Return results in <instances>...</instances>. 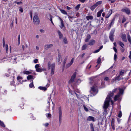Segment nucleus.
Segmentation results:
<instances>
[{"label": "nucleus", "mask_w": 131, "mask_h": 131, "mask_svg": "<svg viewBox=\"0 0 131 131\" xmlns=\"http://www.w3.org/2000/svg\"><path fill=\"white\" fill-rule=\"evenodd\" d=\"M117 90V89H115L111 93H110L109 95H108L106 98L104 102L103 106L104 111L106 113L107 112V109L109 105V102L111 100V97L113 95L114 93L116 92Z\"/></svg>", "instance_id": "obj_1"}, {"label": "nucleus", "mask_w": 131, "mask_h": 131, "mask_svg": "<svg viewBox=\"0 0 131 131\" xmlns=\"http://www.w3.org/2000/svg\"><path fill=\"white\" fill-rule=\"evenodd\" d=\"M55 65L54 63L51 64L50 62H49L48 63V69L51 70V75H53L54 74Z\"/></svg>", "instance_id": "obj_2"}, {"label": "nucleus", "mask_w": 131, "mask_h": 131, "mask_svg": "<svg viewBox=\"0 0 131 131\" xmlns=\"http://www.w3.org/2000/svg\"><path fill=\"white\" fill-rule=\"evenodd\" d=\"M34 23L36 25H39L40 23V20L38 16L35 15L33 17Z\"/></svg>", "instance_id": "obj_3"}, {"label": "nucleus", "mask_w": 131, "mask_h": 131, "mask_svg": "<svg viewBox=\"0 0 131 131\" xmlns=\"http://www.w3.org/2000/svg\"><path fill=\"white\" fill-rule=\"evenodd\" d=\"M98 91L97 88L95 86H93L91 88V92L93 94V95L96 94L97 93Z\"/></svg>", "instance_id": "obj_4"}, {"label": "nucleus", "mask_w": 131, "mask_h": 131, "mask_svg": "<svg viewBox=\"0 0 131 131\" xmlns=\"http://www.w3.org/2000/svg\"><path fill=\"white\" fill-rule=\"evenodd\" d=\"M121 11L126 13L127 15H129L130 14V10L127 7L123 8L121 10Z\"/></svg>", "instance_id": "obj_5"}, {"label": "nucleus", "mask_w": 131, "mask_h": 131, "mask_svg": "<svg viewBox=\"0 0 131 131\" xmlns=\"http://www.w3.org/2000/svg\"><path fill=\"white\" fill-rule=\"evenodd\" d=\"M61 54L59 52H58L57 58L58 63V64H60L61 62Z\"/></svg>", "instance_id": "obj_6"}, {"label": "nucleus", "mask_w": 131, "mask_h": 131, "mask_svg": "<svg viewBox=\"0 0 131 131\" xmlns=\"http://www.w3.org/2000/svg\"><path fill=\"white\" fill-rule=\"evenodd\" d=\"M76 75V72H74L72 75L71 79L69 81L70 83L74 81V80L75 78Z\"/></svg>", "instance_id": "obj_7"}, {"label": "nucleus", "mask_w": 131, "mask_h": 131, "mask_svg": "<svg viewBox=\"0 0 131 131\" xmlns=\"http://www.w3.org/2000/svg\"><path fill=\"white\" fill-rule=\"evenodd\" d=\"M53 46V45L52 44H46L44 46V49L45 50H48L49 48H52Z\"/></svg>", "instance_id": "obj_8"}, {"label": "nucleus", "mask_w": 131, "mask_h": 131, "mask_svg": "<svg viewBox=\"0 0 131 131\" xmlns=\"http://www.w3.org/2000/svg\"><path fill=\"white\" fill-rule=\"evenodd\" d=\"M114 31H111V32L109 36V38L112 41H114Z\"/></svg>", "instance_id": "obj_9"}, {"label": "nucleus", "mask_w": 131, "mask_h": 131, "mask_svg": "<svg viewBox=\"0 0 131 131\" xmlns=\"http://www.w3.org/2000/svg\"><path fill=\"white\" fill-rule=\"evenodd\" d=\"M121 37L123 41L125 42H127L126 36L125 34H122V35Z\"/></svg>", "instance_id": "obj_10"}, {"label": "nucleus", "mask_w": 131, "mask_h": 131, "mask_svg": "<svg viewBox=\"0 0 131 131\" xmlns=\"http://www.w3.org/2000/svg\"><path fill=\"white\" fill-rule=\"evenodd\" d=\"M59 19L61 22V25L60 26V27L62 28L64 27V25L63 23V21L62 19L59 17H58Z\"/></svg>", "instance_id": "obj_11"}, {"label": "nucleus", "mask_w": 131, "mask_h": 131, "mask_svg": "<svg viewBox=\"0 0 131 131\" xmlns=\"http://www.w3.org/2000/svg\"><path fill=\"white\" fill-rule=\"evenodd\" d=\"M59 121L60 122L61 119L62 117V112L61 111V108L60 107H59Z\"/></svg>", "instance_id": "obj_12"}, {"label": "nucleus", "mask_w": 131, "mask_h": 131, "mask_svg": "<svg viewBox=\"0 0 131 131\" xmlns=\"http://www.w3.org/2000/svg\"><path fill=\"white\" fill-rule=\"evenodd\" d=\"M95 42V41L94 39L91 40L88 45L90 46H92L94 45Z\"/></svg>", "instance_id": "obj_13"}, {"label": "nucleus", "mask_w": 131, "mask_h": 131, "mask_svg": "<svg viewBox=\"0 0 131 131\" xmlns=\"http://www.w3.org/2000/svg\"><path fill=\"white\" fill-rule=\"evenodd\" d=\"M87 119V121H92L93 122H94L95 121L94 118L91 116H89L88 117Z\"/></svg>", "instance_id": "obj_14"}, {"label": "nucleus", "mask_w": 131, "mask_h": 131, "mask_svg": "<svg viewBox=\"0 0 131 131\" xmlns=\"http://www.w3.org/2000/svg\"><path fill=\"white\" fill-rule=\"evenodd\" d=\"M47 18H48V19H50V21L51 22V23L53 24V25H54V24L53 23V22H52V16H51V15L50 14H49V15H48L47 16Z\"/></svg>", "instance_id": "obj_15"}, {"label": "nucleus", "mask_w": 131, "mask_h": 131, "mask_svg": "<svg viewBox=\"0 0 131 131\" xmlns=\"http://www.w3.org/2000/svg\"><path fill=\"white\" fill-rule=\"evenodd\" d=\"M103 10L102 9L100 10L98 12H97V17H100L101 16L102 13L103 11Z\"/></svg>", "instance_id": "obj_16"}, {"label": "nucleus", "mask_w": 131, "mask_h": 131, "mask_svg": "<svg viewBox=\"0 0 131 131\" xmlns=\"http://www.w3.org/2000/svg\"><path fill=\"white\" fill-rule=\"evenodd\" d=\"M57 32L58 34L59 38L60 39L62 38L63 37V35L61 32L59 30H58Z\"/></svg>", "instance_id": "obj_17"}, {"label": "nucleus", "mask_w": 131, "mask_h": 131, "mask_svg": "<svg viewBox=\"0 0 131 131\" xmlns=\"http://www.w3.org/2000/svg\"><path fill=\"white\" fill-rule=\"evenodd\" d=\"M91 38V36L90 35H88L86 38L85 40V41L86 42H88Z\"/></svg>", "instance_id": "obj_18"}, {"label": "nucleus", "mask_w": 131, "mask_h": 131, "mask_svg": "<svg viewBox=\"0 0 131 131\" xmlns=\"http://www.w3.org/2000/svg\"><path fill=\"white\" fill-rule=\"evenodd\" d=\"M86 18L88 20H92L93 19V17L91 15L87 16Z\"/></svg>", "instance_id": "obj_19"}, {"label": "nucleus", "mask_w": 131, "mask_h": 131, "mask_svg": "<svg viewBox=\"0 0 131 131\" xmlns=\"http://www.w3.org/2000/svg\"><path fill=\"white\" fill-rule=\"evenodd\" d=\"M120 96V95H119V94H118L117 95H116L114 97V100L117 101L118 100Z\"/></svg>", "instance_id": "obj_20"}, {"label": "nucleus", "mask_w": 131, "mask_h": 131, "mask_svg": "<svg viewBox=\"0 0 131 131\" xmlns=\"http://www.w3.org/2000/svg\"><path fill=\"white\" fill-rule=\"evenodd\" d=\"M68 58V56H67L66 57L64 60V61L63 63V66L64 67L65 66V64L67 62V60Z\"/></svg>", "instance_id": "obj_21"}, {"label": "nucleus", "mask_w": 131, "mask_h": 131, "mask_svg": "<svg viewBox=\"0 0 131 131\" xmlns=\"http://www.w3.org/2000/svg\"><path fill=\"white\" fill-rule=\"evenodd\" d=\"M97 6L95 4L91 7L90 9L92 11H93Z\"/></svg>", "instance_id": "obj_22"}, {"label": "nucleus", "mask_w": 131, "mask_h": 131, "mask_svg": "<svg viewBox=\"0 0 131 131\" xmlns=\"http://www.w3.org/2000/svg\"><path fill=\"white\" fill-rule=\"evenodd\" d=\"M127 39L130 44H131V37L130 36L129 33L127 34Z\"/></svg>", "instance_id": "obj_23"}, {"label": "nucleus", "mask_w": 131, "mask_h": 131, "mask_svg": "<svg viewBox=\"0 0 131 131\" xmlns=\"http://www.w3.org/2000/svg\"><path fill=\"white\" fill-rule=\"evenodd\" d=\"M88 45V44H85L83 45L82 47V50H84L86 48Z\"/></svg>", "instance_id": "obj_24"}, {"label": "nucleus", "mask_w": 131, "mask_h": 131, "mask_svg": "<svg viewBox=\"0 0 131 131\" xmlns=\"http://www.w3.org/2000/svg\"><path fill=\"white\" fill-rule=\"evenodd\" d=\"M118 43L123 48H124V45L123 42L121 41H119L118 42Z\"/></svg>", "instance_id": "obj_25"}, {"label": "nucleus", "mask_w": 131, "mask_h": 131, "mask_svg": "<svg viewBox=\"0 0 131 131\" xmlns=\"http://www.w3.org/2000/svg\"><path fill=\"white\" fill-rule=\"evenodd\" d=\"M44 70V69H41L39 68L36 69V71L39 72H42Z\"/></svg>", "instance_id": "obj_26"}, {"label": "nucleus", "mask_w": 131, "mask_h": 131, "mask_svg": "<svg viewBox=\"0 0 131 131\" xmlns=\"http://www.w3.org/2000/svg\"><path fill=\"white\" fill-rule=\"evenodd\" d=\"M120 76L118 75L117 77H116L115 80L114 79H113L112 80V81L114 82L115 80H119L121 79L120 78Z\"/></svg>", "instance_id": "obj_27"}, {"label": "nucleus", "mask_w": 131, "mask_h": 131, "mask_svg": "<svg viewBox=\"0 0 131 131\" xmlns=\"http://www.w3.org/2000/svg\"><path fill=\"white\" fill-rule=\"evenodd\" d=\"M38 88L41 90H43L44 91H46L47 90L46 88L45 87L39 86Z\"/></svg>", "instance_id": "obj_28"}, {"label": "nucleus", "mask_w": 131, "mask_h": 131, "mask_svg": "<svg viewBox=\"0 0 131 131\" xmlns=\"http://www.w3.org/2000/svg\"><path fill=\"white\" fill-rule=\"evenodd\" d=\"M60 11L63 14L67 15V12L64 10L63 9H60Z\"/></svg>", "instance_id": "obj_29"}, {"label": "nucleus", "mask_w": 131, "mask_h": 131, "mask_svg": "<svg viewBox=\"0 0 131 131\" xmlns=\"http://www.w3.org/2000/svg\"><path fill=\"white\" fill-rule=\"evenodd\" d=\"M23 73L24 74H29L31 73L30 72L28 71H24L23 72Z\"/></svg>", "instance_id": "obj_30"}, {"label": "nucleus", "mask_w": 131, "mask_h": 131, "mask_svg": "<svg viewBox=\"0 0 131 131\" xmlns=\"http://www.w3.org/2000/svg\"><path fill=\"white\" fill-rule=\"evenodd\" d=\"M115 18H114L112 20V21L111 22V23H110V26H111L113 25L114 23V22L115 21Z\"/></svg>", "instance_id": "obj_31"}, {"label": "nucleus", "mask_w": 131, "mask_h": 131, "mask_svg": "<svg viewBox=\"0 0 131 131\" xmlns=\"http://www.w3.org/2000/svg\"><path fill=\"white\" fill-rule=\"evenodd\" d=\"M102 1H100L97 2L95 4L97 6L99 5L102 4Z\"/></svg>", "instance_id": "obj_32"}, {"label": "nucleus", "mask_w": 131, "mask_h": 131, "mask_svg": "<svg viewBox=\"0 0 131 131\" xmlns=\"http://www.w3.org/2000/svg\"><path fill=\"white\" fill-rule=\"evenodd\" d=\"M123 91L122 89H119V92L118 94H119V95H121V94L122 95L123 93Z\"/></svg>", "instance_id": "obj_33"}, {"label": "nucleus", "mask_w": 131, "mask_h": 131, "mask_svg": "<svg viewBox=\"0 0 131 131\" xmlns=\"http://www.w3.org/2000/svg\"><path fill=\"white\" fill-rule=\"evenodd\" d=\"M0 125L3 127H5V125L4 124V123L3 122L1 121L0 120Z\"/></svg>", "instance_id": "obj_34"}, {"label": "nucleus", "mask_w": 131, "mask_h": 131, "mask_svg": "<svg viewBox=\"0 0 131 131\" xmlns=\"http://www.w3.org/2000/svg\"><path fill=\"white\" fill-rule=\"evenodd\" d=\"M33 78V76L31 75H29L27 77V79L28 80L32 79Z\"/></svg>", "instance_id": "obj_35"}, {"label": "nucleus", "mask_w": 131, "mask_h": 131, "mask_svg": "<svg viewBox=\"0 0 131 131\" xmlns=\"http://www.w3.org/2000/svg\"><path fill=\"white\" fill-rule=\"evenodd\" d=\"M124 71H125L124 70H123L119 72V75L120 76L124 74Z\"/></svg>", "instance_id": "obj_36"}, {"label": "nucleus", "mask_w": 131, "mask_h": 131, "mask_svg": "<svg viewBox=\"0 0 131 131\" xmlns=\"http://www.w3.org/2000/svg\"><path fill=\"white\" fill-rule=\"evenodd\" d=\"M101 59L100 57H99L97 59V63L98 64L100 63L101 62Z\"/></svg>", "instance_id": "obj_37"}, {"label": "nucleus", "mask_w": 131, "mask_h": 131, "mask_svg": "<svg viewBox=\"0 0 131 131\" xmlns=\"http://www.w3.org/2000/svg\"><path fill=\"white\" fill-rule=\"evenodd\" d=\"M14 3H17V5H21V4H22L23 3L22 2H21V1H20V2H17L16 1H15Z\"/></svg>", "instance_id": "obj_38"}, {"label": "nucleus", "mask_w": 131, "mask_h": 131, "mask_svg": "<svg viewBox=\"0 0 131 131\" xmlns=\"http://www.w3.org/2000/svg\"><path fill=\"white\" fill-rule=\"evenodd\" d=\"M5 49H6V51L7 53L8 52V46L7 45H6L5 46Z\"/></svg>", "instance_id": "obj_39"}, {"label": "nucleus", "mask_w": 131, "mask_h": 131, "mask_svg": "<svg viewBox=\"0 0 131 131\" xmlns=\"http://www.w3.org/2000/svg\"><path fill=\"white\" fill-rule=\"evenodd\" d=\"M29 86L31 88H32L34 86L32 81V82L29 84Z\"/></svg>", "instance_id": "obj_40"}, {"label": "nucleus", "mask_w": 131, "mask_h": 131, "mask_svg": "<svg viewBox=\"0 0 131 131\" xmlns=\"http://www.w3.org/2000/svg\"><path fill=\"white\" fill-rule=\"evenodd\" d=\"M22 79V78L20 76H18L17 78V79L19 81V82H20V80Z\"/></svg>", "instance_id": "obj_41"}, {"label": "nucleus", "mask_w": 131, "mask_h": 131, "mask_svg": "<svg viewBox=\"0 0 131 131\" xmlns=\"http://www.w3.org/2000/svg\"><path fill=\"white\" fill-rule=\"evenodd\" d=\"M40 67V64H36L35 66V68L36 69L37 68H38Z\"/></svg>", "instance_id": "obj_42"}, {"label": "nucleus", "mask_w": 131, "mask_h": 131, "mask_svg": "<svg viewBox=\"0 0 131 131\" xmlns=\"http://www.w3.org/2000/svg\"><path fill=\"white\" fill-rule=\"evenodd\" d=\"M122 114L121 111H120L118 114V116L119 117H121L122 116Z\"/></svg>", "instance_id": "obj_43"}, {"label": "nucleus", "mask_w": 131, "mask_h": 131, "mask_svg": "<svg viewBox=\"0 0 131 131\" xmlns=\"http://www.w3.org/2000/svg\"><path fill=\"white\" fill-rule=\"evenodd\" d=\"M117 57V55L116 53H115L114 56V61H116Z\"/></svg>", "instance_id": "obj_44"}, {"label": "nucleus", "mask_w": 131, "mask_h": 131, "mask_svg": "<svg viewBox=\"0 0 131 131\" xmlns=\"http://www.w3.org/2000/svg\"><path fill=\"white\" fill-rule=\"evenodd\" d=\"M71 65L72 64L70 62L69 63H68L67 64L66 66V67L67 68H68L70 67Z\"/></svg>", "instance_id": "obj_45"}, {"label": "nucleus", "mask_w": 131, "mask_h": 131, "mask_svg": "<svg viewBox=\"0 0 131 131\" xmlns=\"http://www.w3.org/2000/svg\"><path fill=\"white\" fill-rule=\"evenodd\" d=\"M80 5H78L77 6L75 7V9L77 10H78L80 7Z\"/></svg>", "instance_id": "obj_46"}, {"label": "nucleus", "mask_w": 131, "mask_h": 131, "mask_svg": "<svg viewBox=\"0 0 131 131\" xmlns=\"http://www.w3.org/2000/svg\"><path fill=\"white\" fill-rule=\"evenodd\" d=\"M126 20V19L125 17H123L122 19V23H123L125 22Z\"/></svg>", "instance_id": "obj_47"}, {"label": "nucleus", "mask_w": 131, "mask_h": 131, "mask_svg": "<svg viewBox=\"0 0 131 131\" xmlns=\"http://www.w3.org/2000/svg\"><path fill=\"white\" fill-rule=\"evenodd\" d=\"M20 43V35H19L18 36V44L19 45Z\"/></svg>", "instance_id": "obj_48"}, {"label": "nucleus", "mask_w": 131, "mask_h": 131, "mask_svg": "<svg viewBox=\"0 0 131 131\" xmlns=\"http://www.w3.org/2000/svg\"><path fill=\"white\" fill-rule=\"evenodd\" d=\"M83 107H84V110L86 111H88V108L86 107L84 105H83Z\"/></svg>", "instance_id": "obj_49"}, {"label": "nucleus", "mask_w": 131, "mask_h": 131, "mask_svg": "<svg viewBox=\"0 0 131 131\" xmlns=\"http://www.w3.org/2000/svg\"><path fill=\"white\" fill-rule=\"evenodd\" d=\"M81 82V80L80 79H78L77 80V83L78 84H79V83H80Z\"/></svg>", "instance_id": "obj_50"}, {"label": "nucleus", "mask_w": 131, "mask_h": 131, "mask_svg": "<svg viewBox=\"0 0 131 131\" xmlns=\"http://www.w3.org/2000/svg\"><path fill=\"white\" fill-rule=\"evenodd\" d=\"M38 59H36L34 60V62L35 63H37L38 62Z\"/></svg>", "instance_id": "obj_51"}, {"label": "nucleus", "mask_w": 131, "mask_h": 131, "mask_svg": "<svg viewBox=\"0 0 131 131\" xmlns=\"http://www.w3.org/2000/svg\"><path fill=\"white\" fill-rule=\"evenodd\" d=\"M74 59L73 58L71 60V61L70 63L72 64L73 63L74 61Z\"/></svg>", "instance_id": "obj_52"}, {"label": "nucleus", "mask_w": 131, "mask_h": 131, "mask_svg": "<svg viewBox=\"0 0 131 131\" xmlns=\"http://www.w3.org/2000/svg\"><path fill=\"white\" fill-rule=\"evenodd\" d=\"M19 11H20L21 13H23V10L21 7H20Z\"/></svg>", "instance_id": "obj_53"}, {"label": "nucleus", "mask_w": 131, "mask_h": 131, "mask_svg": "<svg viewBox=\"0 0 131 131\" xmlns=\"http://www.w3.org/2000/svg\"><path fill=\"white\" fill-rule=\"evenodd\" d=\"M47 115H46V116L48 117H51V114H50L49 113L48 114H47Z\"/></svg>", "instance_id": "obj_54"}, {"label": "nucleus", "mask_w": 131, "mask_h": 131, "mask_svg": "<svg viewBox=\"0 0 131 131\" xmlns=\"http://www.w3.org/2000/svg\"><path fill=\"white\" fill-rule=\"evenodd\" d=\"M113 49H114V51H115V52H117V49H116V48L115 47H113Z\"/></svg>", "instance_id": "obj_55"}, {"label": "nucleus", "mask_w": 131, "mask_h": 131, "mask_svg": "<svg viewBox=\"0 0 131 131\" xmlns=\"http://www.w3.org/2000/svg\"><path fill=\"white\" fill-rule=\"evenodd\" d=\"M63 41L65 43H67V40L66 38H64L63 39Z\"/></svg>", "instance_id": "obj_56"}, {"label": "nucleus", "mask_w": 131, "mask_h": 131, "mask_svg": "<svg viewBox=\"0 0 131 131\" xmlns=\"http://www.w3.org/2000/svg\"><path fill=\"white\" fill-rule=\"evenodd\" d=\"M109 78L107 77H106L104 79V80L105 81H108L109 80Z\"/></svg>", "instance_id": "obj_57"}, {"label": "nucleus", "mask_w": 131, "mask_h": 131, "mask_svg": "<svg viewBox=\"0 0 131 131\" xmlns=\"http://www.w3.org/2000/svg\"><path fill=\"white\" fill-rule=\"evenodd\" d=\"M100 51V50L99 49H97L96 50H95L94 52V53H97L99 52Z\"/></svg>", "instance_id": "obj_58"}, {"label": "nucleus", "mask_w": 131, "mask_h": 131, "mask_svg": "<svg viewBox=\"0 0 131 131\" xmlns=\"http://www.w3.org/2000/svg\"><path fill=\"white\" fill-rule=\"evenodd\" d=\"M90 127H91V129L94 128V127L93 126V124H90Z\"/></svg>", "instance_id": "obj_59"}, {"label": "nucleus", "mask_w": 131, "mask_h": 131, "mask_svg": "<svg viewBox=\"0 0 131 131\" xmlns=\"http://www.w3.org/2000/svg\"><path fill=\"white\" fill-rule=\"evenodd\" d=\"M79 1H80L81 2L84 3L86 0H79Z\"/></svg>", "instance_id": "obj_60"}, {"label": "nucleus", "mask_w": 131, "mask_h": 131, "mask_svg": "<svg viewBox=\"0 0 131 131\" xmlns=\"http://www.w3.org/2000/svg\"><path fill=\"white\" fill-rule=\"evenodd\" d=\"M85 53H83L82 54L81 56H80V57H81V58H83L84 56L85 55Z\"/></svg>", "instance_id": "obj_61"}, {"label": "nucleus", "mask_w": 131, "mask_h": 131, "mask_svg": "<svg viewBox=\"0 0 131 131\" xmlns=\"http://www.w3.org/2000/svg\"><path fill=\"white\" fill-rule=\"evenodd\" d=\"M45 126L46 127H47L49 125V124L48 123H46L45 124Z\"/></svg>", "instance_id": "obj_62"}, {"label": "nucleus", "mask_w": 131, "mask_h": 131, "mask_svg": "<svg viewBox=\"0 0 131 131\" xmlns=\"http://www.w3.org/2000/svg\"><path fill=\"white\" fill-rule=\"evenodd\" d=\"M129 57L130 59H131V51L130 52L129 55Z\"/></svg>", "instance_id": "obj_63"}, {"label": "nucleus", "mask_w": 131, "mask_h": 131, "mask_svg": "<svg viewBox=\"0 0 131 131\" xmlns=\"http://www.w3.org/2000/svg\"><path fill=\"white\" fill-rule=\"evenodd\" d=\"M67 9L68 10H70V9H71V8L70 7H69V6H67Z\"/></svg>", "instance_id": "obj_64"}]
</instances>
